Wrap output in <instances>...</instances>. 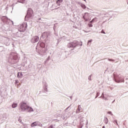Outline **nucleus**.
I'll return each instance as SVG.
<instances>
[{"mask_svg": "<svg viewBox=\"0 0 128 128\" xmlns=\"http://www.w3.org/2000/svg\"><path fill=\"white\" fill-rule=\"evenodd\" d=\"M28 28V24L26 23H23L18 28V30L21 32H24L26 30V28Z\"/></svg>", "mask_w": 128, "mask_h": 128, "instance_id": "obj_1", "label": "nucleus"}, {"mask_svg": "<svg viewBox=\"0 0 128 128\" xmlns=\"http://www.w3.org/2000/svg\"><path fill=\"white\" fill-rule=\"evenodd\" d=\"M32 14H34V11L32 8H29L28 10L27 15L26 16V18H30L32 16Z\"/></svg>", "mask_w": 128, "mask_h": 128, "instance_id": "obj_2", "label": "nucleus"}, {"mask_svg": "<svg viewBox=\"0 0 128 128\" xmlns=\"http://www.w3.org/2000/svg\"><path fill=\"white\" fill-rule=\"evenodd\" d=\"M27 108H28V105L26 104V103L24 102H22L20 104V108H21L22 110H26Z\"/></svg>", "mask_w": 128, "mask_h": 128, "instance_id": "obj_3", "label": "nucleus"}, {"mask_svg": "<svg viewBox=\"0 0 128 128\" xmlns=\"http://www.w3.org/2000/svg\"><path fill=\"white\" fill-rule=\"evenodd\" d=\"M84 20L86 22H88V20H90V14L88 12L84 14V16H83Z\"/></svg>", "mask_w": 128, "mask_h": 128, "instance_id": "obj_4", "label": "nucleus"}, {"mask_svg": "<svg viewBox=\"0 0 128 128\" xmlns=\"http://www.w3.org/2000/svg\"><path fill=\"white\" fill-rule=\"evenodd\" d=\"M38 40H40V38L38 36H34L32 40H31V42H38Z\"/></svg>", "mask_w": 128, "mask_h": 128, "instance_id": "obj_5", "label": "nucleus"}, {"mask_svg": "<svg viewBox=\"0 0 128 128\" xmlns=\"http://www.w3.org/2000/svg\"><path fill=\"white\" fill-rule=\"evenodd\" d=\"M2 20L4 22H6L8 20V18L6 16H2Z\"/></svg>", "mask_w": 128, "mask_h": 128, "instance_id": "obj_6", "label": "nucleus"}, {"mask_svg": "<svg viewBox=\"0 0 128 128\" xmlns=\"http://www.w3.org/2000/svg\"><path fill=\"white\" fill-rule=\"evenodd\" d=\"M76 45H74V42H71V43H68L67 46L68 48H74V47Z\"/></svg>", "mask_w": 128, "mask_h": 128, "instance_id": "obj_7", "label": "nucleus"}, {"mask_svg": "<svg viewBox=\"0 0 128 128\" xmlns=\"http://www.w3.org/2000/svg\"><path fill=\"white\" fill-rule=\"evenodd\" d=\"M26 110H27L28 112H33L34 110L32 109V108L30 106H28V105L27 108H26Z\"/></svg>", "mask_w": 128, "mask_h": 128, "instance_id": "obj_8", "label": "nucleus"}, {"mask_svg": "<svg viewBox=\"0 0 128 128\" xmlns=\"http://www.w3.org/2000/svg\"><path fill=\"white\" fill-rule=\"evenodd\" d=\"M38 122H35L31 124L30 126L32 128L34 126H38Z\"/></svg>", "mask_w": 128, "mask_h": 128, "instance_id": "obj_9", "label": "nucleus"}, {"mask_svg": "<svg viewBox=\"0 0 128 128\" xmlns=\"http://www.w3.org/2000/svg\"><path fill=\"white\" fill-rule=\"evenodd\" d=\"M81 107H80V105H79L78 106V109L76 110V114H78V112H80V110H82Z\"/></svg>", "mask_w": 128, "mask_h": 128, "instance_id": "obj_10", "label": "nucleus"}, {"mask_svg": "<svg viewBox=\"0 0 128 128\" xmlns=\"http://www.w3.org/2000/svg\"><path fill=\"white\" fill-rule=\"evenodd\" d=\"M21 76H22V72H19L18 74V78H21Z\"/></svg>", "mask_w": 128, "mask_h": 128, "instance_id": "obj_11", "label": "nucleus"}, {"mask_svg": "<svg viewBox=\"0 0 128 128\" xmlns=\"http://www.w3.org/2000/svg\"><path fill=\"white\" fill-rule=\"evenodd\" d=\"M104 122L107 124L108 122V118H106L104 120Z\"/></svg>", "mask_w": 128, "mask_h": 128, "instance_id": "obj_12", "label": "nucleus"}, {"mask_svg": "<svg viewBox=\"0 0 128 128\" xmlns=\"http://www.w3.org/2000/svg\"><path fill=\"white\" fill-rule=\"evenodd\" d=\"M17 106H18V104L14 103L12 104V108H16Z\"/></svg>", "mask_w": 128, "mask_h": 128, "instance_id": "obj_13", "label": "nucleus"}, {"mask_svg": "<svg viewBox=\"0 0 128 128\" xmlns=\"http://www.w3.org/2000/svg\"><path fill=\"white\" fill-rule=\"evenodd\" d=\"M96 22V18H94L92 20H91V21L90 22L91 24H92V22Z\"/></svg>", "mask_w": 128, "mask_h": 128, "instance_id": "obj_14", "label": "nucleus"}, {"mask_svg": "<svg viewBox=\"0 0 128 128\" xmlns=\"http://www.w3.org/2000/svg\"><path fill=\"white\" fill-rule=\"evenodd\" d=\"M81 7L82 8H84V10L86 8V5L84 4H81Z\"/></svg>", "mask_w": 128, "mask_h": 128, "instance_id": "obj_15", "label": "nucleus"}, {"mask_svg": "<svg viewBox=\"0 0 128 128\" xmlns=\"http://www.w3.org/2000/svg\"><path fill=\"white\" fill-rule=\"evenodd\" d=\"M88 26L89 28H92V24H88Z\"/></svg>", "mask_w": 128, "mask_h": 128, "instance_id": "obj_16", "label": "nucleus"}, {"mask_svg": "<svg viewBox=\"0 0 128 128\" xmlns=\"http://www.w3.org/2000/svg\"><path fill=\"white\" fill-rule=\"evenodd\" d=\"M18 122H22V117H19Z\"/></svg>", "mask_w": 128, "mask_h": 128, "instance_id": "obj_17", "label": "nucleus"}, {"mask_svg": "<svg viewBox=\"0 0 128 128\" xmlns=\"http://www.w3.org/2000/svg\"><path fill=\"white\" fill-rule=\"evenodd\" d=\"M62 2V0H58L56 2V4H58V2Z\"/></svg>", "mask_w": 128, "mask_h": 128, "instance_id": "obj_18", "label": "nucleus"}, {"mask_svg": "<svg viewBox=\"0 0 128 128\" xmlns=\"http://www.w3.org/2000/svg\"><path fill=\"white\" fill-rule=\"evenodd\" d=\"M108 114H111V116H112V112H108Z\"/></svg>", "mask_w": 128, "mask_h": 128, "instance_id": "obj_19", "label": "nucleus"}, {"mask_svg": "<svg viewBox=\"0 0 128 128\" xmlns=\"http://www.w3.org/2000/svg\"><path fill=\"white\" fill-rule=\"evenodd\" d=\"M108 60H109L110 62H114V60L112 59H108Z\"/></svg>", "mask_w": 128, "mask_h": 128, "instance_id": "obj_20", "label": "nucleus"}, {"mask_svg": "<svg viewBox=\"0 0 128 128\" xmlns=\"http://www.w3.org/2000/svg\"><path fill=\"white\" fill-rule=\"evenodd\" d=\"M101 32H102V34H106V32L104 31V30H102Z\"/></svg>", "mask_w": 128, "mask_h": 128, "instance_id": "obj_21", "label": "nucleus"}, {"mask_svg": "<svg viewBox=\"0 0 128 128\" xmlns=\"http://www.w3.org/2000/svg\"><path fill=\"white\" fill-rule=\"evenodd\" d=\"M18 82V80H16L15 81V84H16Z\"/></svg>", "mask_w": 128, "mask_h": 128, "instance_id": "obj_22", "label": "nucleus"}, {"mask_svg": "<svg viewBox=\"0 0 128 128\" xmlns=\"http://www.w3.org/2000/svg\"><path fill=\"white\" fill-rule=\"evenodd\" d=\"M92 42V40H90L88 41V42Z\"/></svg>", "mask_w": 128, "mask_h": 128, "instance_id": "obj_23", "label": "nucleus"}, {"mask_svg": "<svg viewBox=\"0 0 128 128\" xmlns=\"http://www.w3.org/2000/svg\"><path fill=\"white\" fill-rule=\"evenodd\" d=\"M102 128H106V127L104 126H103Z\"/></svg>", "mask_w": 128, "mask_h": 128, "instance_id": "obj_24", "label": "nucleus"}, {"mask_svg": "<svg viewBox=\"0 0 128 128\" xmlns=\"http://www.w3.org/2000/svg\"><path fill=\"white\" fill-rule=\"evenodd\" d=\"M58 6H60V4H58Z\"/></svg>", "mask_w": 128, "mask_h": 128, "instance_id": "obj_25", "label": "nucleus"}, {"mask_svg": "<svg viewBox=\"0 0 128 128\" xmlns=\"http://www.w3.org/2000/svg\"><path fill=\"white\" fill-rule=\"evenodd\" d=\"M84 2H86V0H84Z\"/></svg>", "mask_w": 128, "mask_h": 128, "instance_id": "obj_26", "label": "nucleus"}]
</instances>
